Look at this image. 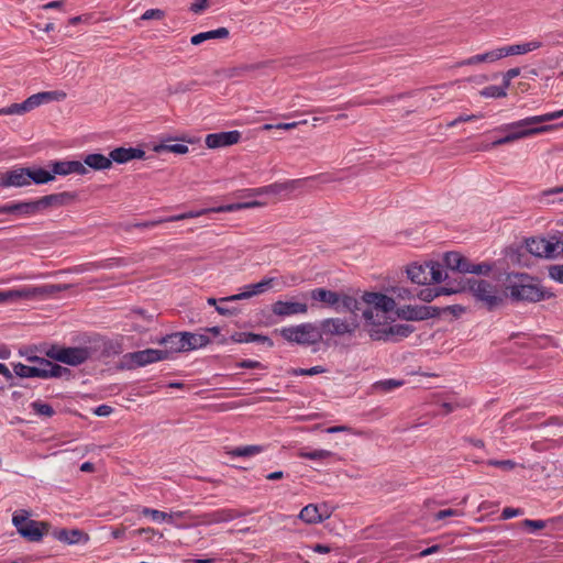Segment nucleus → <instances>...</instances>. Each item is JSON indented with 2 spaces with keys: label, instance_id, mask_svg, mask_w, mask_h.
I'll return each mask as SVG.
<instances>
[{
  "label": "nucleus",
  "instance_id": "nucleus-1",
  "mask_svg": "<svg viewBox=\"0 0 563 563\" xmlns=\"http://www.w3.org/2000/svg\"><path fill=\"white\" fill-rule=\"evenodd\" d=\"M356 297L355 313H362V317H373L376 314H389L396 312L397 317H437L432 307L420 305H405L411 298V291L402 286H393L382 291H361L355 290Z\"/></svg>",
  "mask_w": 563,
  "mask_h": 563
},
{
  "label": "nucleus",
  "instance_id": "nucleus-2",
  "mask_svg": "<svg viewBox=\"0 0 563 563\" xmlns=\"http://www.w3.org/2000/svg\"><path fill=\"white\" fill-rule=\"evenodd\" d=\"M543 114L527 117L525 119L503 124L495 129L497 132H506V134L494 141L490 145L485 146V150L496 147L504 144H509L526 137L534 136L538 134L552 132L556 129L563 128V122L558 124H542L545 123Z\"/></svg>",
  "mask_w": 563,
  "mask_h": 563
},
{
  "label": "nucleus",
  "instance_id": "nucleus-3",
  "mask_svg": "<svg viewBox=\"0 0 563 563\" xmlns=\"http://www.w3.org/2000/svg\"><path fill=\"white\" fill-rule=\"evenodd\" d=\"M69 288L70 285L67 284H45L38 286L25 285L15 289L1 290L0 306L47 299Z\"/></svg>",
  "mask_w": 563,
  "mask_h": 563
},
{
  "label": "nucleus",
  "instance_id": "nucleus-4",
  "mask_svg": "<svg viewBox=\"0 0 563 563\" xmlns=\"http://www.w3.org/2000/svg\"><path fill=\"white\" fill-rule=\"evenodd\" d=\"M302 299H311L312 306L320 305L338 313H355L356 297L353 294L338 292L325 288H314L301 292Z\"/></svg>",
  "mask_w": 563,
  "mask_h": 563
},
{
  "label": "nucleus",
  "instance_id": "nucleus-5",
  "mask_svg": "<svg viewBox=\"0 0 563 563\" xmlns=\"http://www.w3.org/2000/svg\"><path fill=\"white\" fill-rule=\"evenodd\" d=\"M263 206H264V203L261 201H257V200L247 201V202H236V203H230V205H224V206H219V207H213V208H206V209H200V210H195V211H188V212H184L180 214L170 216L167 218H161L157 220L139 223V224H136V227L154 228L161 223L198 218V217L205 216L210 212H233V211H239V210H244V209L258 208V207H263Z\"/></svg>",
  "mask_w": 563,
  "mask_h": 563
},
{
  "label": "nucleus",
  "instance_id": "nucleus-6",
  "mask_svg": "<svg viewBox=\"0 0 563 563\" xmlns=\"http://www.w3.org/2000/svg\"><path fill=\"white\" fill-rule=\"evenodd\" d=\"M467 286L474 298L490 311L503 306L508 297L507 291L499 289L488 280L470 278Z\"/></svg>",
  "mask_w": 563,
  "mask_h": 563
},
{
  "label": "nucleus",
  "instance_id": "nucleus-7",
  "mask_svg": "<svg viewBox=\"0 0 563 563\" xmlns=\"http://www.w3.org/2000/svg\"><path fill=\"white\" fill-rule=\"evenodd\" d=\"M509 296L516 301H541L551 296L539 284L532 282L528 277L520 278L507 287Z\"/></svg>",
  "mask_w": 563,
  "mask_h": 563
},
{
  "label": "nucleus",
  "instance_id": "nucleus-8",
  "mask_svg": "<svg viewBox=\"0 0 563 563\" xmlns=\"http://www.w3.org/2000/svg\"><path fill=\"white\" fill-rule=\"evenodd\" d=\"M408 278L418 285L440 283L446 276L442 265L438 262L411 264L407 268Z\"/></svg>",
  "mask_w": 563,
  "mask_h": 563
},
{
  "label": "nucleus",
  "instance_id": "nucleus-9",
  "mask_svg": "<svg viewBox=\"0 0 563 563\" xmlns=\"http://www.w3.org/2000/svg\"><path fill=\"white\" fill-rule=\"evenodd\" d=\"M91 355V351L85 346L66 347L54 344L46 351V356L54 361L78 366L85 363Z\"/></svg>",
  "mask_w": 563,
  "mask_h": 563
},
{
  "label": "nucleus",
  "instance_id": "nucleus-10",
  "mask_svg": "<svg viewBox=\"0 0 563 563\" xmlns=\"http://www.w3.org/2000/svg\"><path fill=\"white\" fill-rule=\"evenodd\" d=\"M12 522L16 528L18 532L25 539L32 542L40 541L45 533L48 531V523L42 521H35L29 518V512L22 510L15 512L12 518Z\"/></svg>",
  "mask_w": 563,
  "mask_h": 563
},
{
  "label": "nucleus",
  "instance_id": "nucleus-11",
  "mask_svg": "<svg viewBox=\"0 0 563 563\" xmlns=\"http://www.w3.org/2000/svg\"><path fill=\"white\" fill-rule=\"evenodd\" d=\"M280 334L291 343L311 345L322 339V331L311 323H302L296 327L283 328Z\"/></svg>",
  "mask_w": 563,
  "mask_h": 563
},
{
  "label": "nucleus",
  "instance_id": "nucleus-12",
  "mask_svg": "<svg viewBox=\"0 0 563 563\" xmlns=\"http://www.w3.org/2000/svg\"><path fill=\"white\" fill-rule=\"evenodd\" d=\"M287 286L283 277L266 276L258 283L245 285L240 294L230 296V299H246L265 294L269 290H282Z\"/></svg>",
  "mask_w": 563,
  "mask_h": 563
},
{
  "label": "nucleus",
  "instance_id": "nucleus-13",
  "mask_svg": "<svg viewBox=\"0 0 563 563\" xmlns=\"http://www.w3.org/2000/svg\"><path fill=\"white\" fill-rule=\"evenodd\" d=\"M443 260L448 268L460 273L486 275L492 269V266L488 264L470 263L468 260L459 252H448Z\"/></svg>",
  "mask_w": 563,
  "mask_h": 563
},
{
  "label": "nucleus",
  "instance_id": "nucleus-14",
  "mask_svg": "<svg viewBox=\"0 0 563 563\" xmlns=\"http://www.w3.org/2000/svg\"><path fill=\"white\" fill-rule=\"evenodd\" d=\"M526 247L530 254L547 258L555 257L563 252V246L555 236L550 239L540 236L528 239L526 241Z\"/></svg>",
  "mask_w": 563,
  "mask_h": 563
},
{
  "label": "nucleus",
  "instance_id": "nucleus-15",
  "mask_svg": "<svg viewBox=\"0 0 563 563\" xmlns=\"http://www.w3.org/2000/svg\"><path fill=\"white\" fill-rule=\"evenodd\" d=\"M167 351L157 349H146L142 351L131 352L123 355V363L129 367L145 366L158 361L167 360Z\"/></svg>",
  "mask_w": 563,
  "mask_h": 563
},
{
  "label": "nucleus",
  "instance_id": "nucleus-16",
  "mask_svg": "<svg viewBox=\"0 0 563 563\" xmlns=\"http://www.w3.org/2000/svg\"><path fill=\"white\" fill-rule=\"evenodd\" d=\"M308 309L307 299H302L301 294L286 300H278L272 307L274 314L278 317L306 314Z\"/></svg>",
  "mask_w": 563,
  "mask_h": 563
},
{
  "label": "nucleus",
  "instance_id": "nucleus-17",
  "mask_svg": "<svg viewBox=\"0 0 563 563\" xmlns=\"http://www.w3.org/2000/svg\"><path fill=\"white\" fill-rule=\"evenodd\" d=\"M358 325L355 319H327L322 323V334L331 333L336 335H343L352 333Z\"/></svg>",
  "mask_w": 563,
  "mask_h": 563
},
{
  "label": "nucleus",
  "instance_id": "nucleus-18",
  "mask_svg": "<svg viewBox=\"0 0 563 563\" xmlns=\"http://www.w3.org/2000/svg\"><path fill=\"white\" fill-rule=\"evenodd\" d=\"M29 185V168H15L0 174V186L2 187H24Z\"/></svg>",
  "mask_w": 563,
  "mask_h": 563
},
{
  "label": "nucleus",
  "instance_id": "nucleus-19",
  "mask_svg": "<svg viewBox=\"0 0 563 563\" xmlns=\"http://www.w3.org/2000/svg\"><path fill=\"white\" fill-rule=\"evenodd\" d=\"M76 196L73 192L69 191H63L58 194H52L44 197H41L40 199H36L38 212H43L46 209L55 208V207H62L65 206L73 200H75Z\"/></svg>",
  "mask_w": 563,
  "mask_h": 563
},
{
  "label": "nucleus",
  "instance_id": "nucleus-20",
  "mask_svg": "<svg viewBox=\"0 0 563 563\" xmlns=\"http://www.w3.org/2000/svg\"><path fill=\"white\" fill-rule=\"evenodd\" d=\"M330 512L325 505L309 504L305 506L299 512V519L308 525H316L324 521L330 517Z\"/></svg>",
  "mask_w": 563,
  "mask_h": 563
},
{
  "label": "nucleus",
  "instance_id": "nucleus-21",
  "mask_svg": "<svg viewBox=\"0 0 563 563\" xmlns=\"http://www.w3.org/2000/svg\"><path fill=\"white\" fill-rule=\"evenodd\" d=\"M51 173L55 177L67 176L70 174L85 175L88 173L87 167L80 161H58L53 162L51 165Z\"/></svg>",
  "mask_w": 563,
  "mask_h": 563
},
{
  "label": "nucleus",
  "instance_id": "nucleus-22",
  "mask_svg": "<svg viewBox=\"0 0 563 563\" xmlns=\"http://www.w3.org/2000/svg\"><path fill=\"white\" fill-rule=\"evenodd\" d=\"M241 139L239 131L211 133L206 136L205 143L209 148H218L236 144Z\"/></svg>",
  "mask_w": 563,
  "mask_h": 563
},
{
  "label": "nucleus",
  "instance_id": "nucleus-23",
  "mask_svg": "<svg viewBox=\"0 0 563 563\" xmlns=\"http://www.w3.org/2000/svg\"><path fill=\"white\" fill-rule=\"evenodd\" d=\"M390 319H365L363 329L373 340L388 341L387 328Z\"/></svg>",
  "mask_w": 563,
  "mask_h": 563
},
{
  "label": "nucleus",
  "instance_id": "nucleus-24",
  "mask_svg": "<svg viewBox=\"0 0 563 563\" xmlns=\"http://www.w3.org/2000/svg\"><path fill=\"white\" fill-rule=\"evenodd\" d=\"M67 97L63 90L54 91H42L30 96L26 100L30 111L40 107L41 104L48 103L52 101H63Z\"/></svg>",
  "mask_w": 563,
  "mask_h": 563
},
{
  "label": "nucleus",
  "instance_id": "nucleus-25",
  "mask_svg": "<svg viewBox=\"0 0 563 563\" xmlns=\"http://www.w3.org/2000/svg\"><path fill=\"white\" fill-rule=\"evenodd\" d=\"M145 157V152L142 148L134 147H117L109 154L111 163L124 164L132 159H142Z\"/></svg>",
  "mask_w": 563,
  "mask_h": 563
},
{
  "label": "nucleus",
  "instance_id": "nucleus-26",
  "mask_svg": "<svg viewBox=\"0 0 563 563\" xmlns=\"http://www.w3.org/2000/svg\"><path fill=\"white\" fill-rule=\"evenodd\" d=\"M241 515L233 510V509H220V510H216L213 512H210V514H205L202 516H200L199 518L201 519L200 521H198L197 523H202V525H212V523H221V522H229V521H232L236 518H239Z\"/></svg>",
  "mask_w": 563,
  "mask_h": 563
},
{
  "label": "nucleus",
  "instance_id": "nucleus-27",
  "mask_svg": "<svg viewBox=\"0 0 563 563\" xmlns=\"http://www.w3.org/2000/svg\"><path fill=\"white\" fill-rule=\"evenodd\" d=\"M542 46V42L538 40H532L521 44H514L500 47L501 57H507L511 55H525L532 51H536Z\"/></svg>",
  "mask_w": 563,
  "mask_h": 563
},
{
  "label": "nucleus",
  "instance_id": "nucleus-28",
  "mask_svg": "<svg viewBox=\"0 0 563 563\" xmlns=\"http://www.w3.org/2000/svg\"><path fill=\"white\" fill-rule=\"evenodd\" d=\"M300 183V179L287 180L284 183H274L264 186L263 191H266V195H274L279 196L280 198H285L289 192L299 188Z\"/></svg>",
  "mask_w": 563,
  "mask_h": 563
},
{
  "label": "nucleus",
  "instance_id": "nucleus-29",
  "mask_svg": "<svg viewBox=\"0 0 563 563\" xmlns=\"http://www.w3.org/2000/svg\"><path fill=\"white\" fill-rule=\"evenodd\" d=\"M415 328L408 322H397V319H390L387 328L388 341H399L409 336Z\"/></svg>",
  "mask_w": 563,
  "mask_h": 563
},
{
  "label": "nucleus",
  "instance_id": "nucleus-30",
  "mask_svg": "<svg viewBox=\"0 0 563 563\" xmlns=\"http://www.w3.org/2000/svg\"><path fill=\"white\" fill-rule=\"evenodd\" d=\"M7 213H15L21 217H31L38 214L36 200L23 202H10L4 205Z\"/></svg>",
  "mask_w": 563,
  "mask_h": 563
},
{
  "label": "nucleus",
  "instance_id": "nucleus-31",
  "mask_svg": "<svg viewBox=\"0 0 563 563\" xmlns=\"http://www.w3.org/2000/svg\"><path fill=\"white\" fill-rule=\"evenodd\" d=\"M501 58L503 57H501V52H500V47H499V48H495V49H492V51H488V52H485L482 54L471 56L466 59H463L457 63V66L461 67V66H473V65H477V64H482V63H495Z\"/></svg>",
  "mask_w": 563,
  "mask_h": 563
},
{
  "label": "nucleus",
  "instance_id": "nucleus-32",
  "mask_svg": "<svg viewBox=\"0 0 563 563\" xmlns=\"http://www.w3.org/2000/svg\"><path fill=\"white\" fill-rule=\"evenodd\" d=\"M33 361L37 362L36 366H29L22 363L13 364V372L16 376L29 378V377H41L45 376L43 365H41V358L34 357Z\"/></svg>",
  "mask_w": 563,
  "mask_h": 563
},
{
  "label": "nucleus",
  "instance_id": "nucleus-33",
  "mask_svg": "<svg viewBox=\"0 0 563 563\" xmlns=\"http://www.w3.org/2000/svg\"><path fill=\"white\" fill-rule=\"evenodd\" d=\"M159 342L165 345L168 354L186 352L184 332L166 335Z\"/></svg>",
  "mask_w": 563,
  "mask_h": 563
},
{
  "label": "nucleus",
  "instance_id": "nucleus-34",
  "mask_svg": "<svg viewBox=\"0 0 563 563\" xmlns=\"http://www.w3.org/2000/svg\"><path fill=\"white\" fill-rule=\"evenodd\" d=\"M81 163L87 169L91 168L93 170H104L111 167V158L99 153L86 155Z\"/></svg>",
  "mask_w": 563,
  "mask_h": 563
},
{
  "label": "nucleus",
  "instance_id": "nucleus-35",
  "mask_svg": "<svg viewBox=\"0 0 563 563\" xmlns=\"http://www.w3.org/2000/svg\"><path fill=\"white\" fill-rule=\"evenodd\" d=\"M186 352L206 346L210 338L205 333L184 332Z\"/></svg>",
  "mask_w": 563,
  "mask_h": 563
},
{
  "label": "nucleus",
  "instance_id": "nucleus-36",
  "mask_svg": "<svg viewBox=\"0 0 563 563\" xmlns=\"http://www.w3.org/2000/svg\"><path fill=\"white\" fill-rule=\"evenodd\" d=\"M228 36L229 30L227 27H219L217 30L198 33L191 36L190 42L192 45H199L208 40L227 38Z\"/></svg>",
  "mask_w": 563,
  "mask_h": 563
},
{
  "label": "nucleus",
  "instance_id": "nucleus-37",
  "mask_svg": "<svg viewBox=\"0 0 563 563\" xmlns=\"http://www.w3.org/2000/svg\"><path fill=\"white\" fill-rule=\"evenodd\" d=\"M55 537L59 541H64L69 544L79 543L81 541H87L88 537L82 531L74 529V530H66L62 529L55 533Z\"/></svg>",
  "mask_w": 563,
  "mask_h": 563
},
{
  "label": "nucleus",
  "instance_id": "nucleus-38",
  "mask_svg": "<svg viewBox=\"0 0 563 563\" xmlns=\"http://www.w3.org/2000/svg\"><path fill=\"white\" fill-rule=\"evenodd\" d=\"M41 365H43L45 376L43 378L48 377H63L65 375H69L70 372L68 368L63 367L58 364H54L48 360L41 358Z\"/></svg>",
  "mask_w": 563,
  "mask_h": 563
},
{
  "label": "nucleus",
  "instance_id": "nucleus-39",
  "mask_svg": "<svg viewBox=\"0 0 563 563\" xmlns=\"http://www.w3.org/2000/svg\"><path fill=\"white\" fill-rule=\"evenodd\" d=\"M197 517L192 515L189 510L185 511H170L168 512V522L174 525L178 529H187L192 526H197V522H190V523H178L177 521L180 519H196Z\"/></svg>",
  "mask_w": 563,
  "mask_h": 563
},
{
  "label": "nucleus",
  "instance_id": "nucleus-40",
  "mask_svg": "<svg viewBox=\"0 0 563 563\" xmlns=\"http://www.w3.org/2000/svg\"><path fill=\"white\" fill-rule=\"evenodd\" d=\"M27 168L30 175V184L34 183L36 185H43L54 180V176L51 170H46L40 167Z\"/></svg>",
  "mask_w": 563,
  "mask_h": 563
},
{
  "label": "nucleus",
  "instance_id": "nucleus-41",
  "mask_svg": "<svg viewBox=\"0 0 563 563\" xmlns=\"http://www.w3.org/2000/svg\"><path fill=\"white\" fill-rule=\"evenodd\" d=\"M264 451L262 445H244L234 448L227 451V454L231 457H250L257 455Z\"/></svg>",
  "mask_w": 563,
  "mask_h": 563
},
{
  "label": "nucleus",
  "instance_id": "nucleus-42",
  "mask_svg": "<svg viewBox=\"0 0 563 563\" xmlns=\"http://www.w3.org/2000/svg\"><path fill=\"white\" fill-rule=\"evenodd\" d=\"M333 455H334L333 452H331L329 450H323V449L312 450V451L300 450L298 452L299 457L307 459V460H313V461L325 460V459L332 457Z\"/></svg>",
  "mask_w": 563,
  "mask_h": 563
},
{
  "label": "nucleus",
  "instance_id": "nucleus-43",
  "mask_svg": "<svg viewBox=\"0 0 563 563\" xmlns=\"http://www.w3.org/2000/svg\"><path fill=\"white\" fill-rule=\"evenodd\" d=\"M402 385H404V380L390 378V379L376 382L373 385V389L376 391H380V393H389L396 388L401 387Z\"/></svg>",
  "mask_w": 563,
  "mask_h": 563
},
{
  "label": "nucleus",
  "instance_id": "nucleus-44",
  "mask_svg": "<svg viewBox=\"0 0 563 563\" xmlns=\"http://www.w3.org/2000/svg\"><path fill=\"white\" fill-rule=\"evenodd\" d=\"M235 342L242 343V342H261V343H267L268 346H272L273 343L267 336H263L260 334L254 333H238L232 336Z\"/></svg>",
  "mask_w": 563,
  "mask_h": 563
},
{
  "label": "nucleus",
  "instance_id": "nucleus-45",
  "mask_svg": "<svg viewBox=\"0 0 563 563\" xmlns=\"http://www.w3.org/2000/svg\"><path fill=\"white\" fill-rule=\"evenodd\" d=\"M29 111H30L29 106L26 103V100H24L21 103H13L9 107L0 108V115H13V114L22 115Z\"/></svg>",
  "mask_w": 563,
  "mask_h": 563
},
{
  "label": "nucleus",
  "instance_id": "nucleus-46",
  "mask_svg": "<svg viewBox=\"0 0 563 563\" xmlns=\"http://www.w3.org/2000/svg\"><path fill=\"white\" fill-rule=\"evenodd\" d=\"M236 299H230V297H224V298H221L219 299V301H217L216 299L213 298H209L207 300L208 305L210 306H214L216 307V311L219 313V314H231L233 313L234 311L231 310L227 303L230 302V301H235Z\"/></svg>",
  "mask_w": 563,
  "mask_h": 563
},
{
  "label": "nucleus",
  "instance_id": "nucleus-47",
  "mask_svg": "<svg viewBox=\"0 0 563 563\" xmlns=\"http://www.w3.org/2000/svg\"><path fill=\"white\" fill-rule=\"evenodd\" d=\"M484 98H505L507 91L501 86H487L479 91Z\"/></svg>",
  "mask_w": 563,
  "mask_h": 563
},
{
  "label": "nucleus",
  "instance_id": "nucleus-48",
  "mask_svg": "<svg viewBox=\"0 0 563 563\" xmlns=\"http://www.w3.org/2000/svg\"><path fill=\"white\" fill-rule=\"evenodd\" d=\"M141 514L145 517H151L152 520H154V521H167L168 522V512H165V511L144 507V508H142Z\"/></svg>",
  "mask_w": 563,
  "mask_h": 563
},
{
  "label": "nucleus",
  "instance_id": "nucleus-49",
  "mask_svg": "<svg viewBox=\"0 0 563 563\" xmlns=\"http://www.w3.org/2000/svg\"><path fill=\"white\" fill-rule=\"evenodd\" d=\"M488 465L498 467L505 472L512 471L516 467V462L512 460H489Z\"/></svg>",
  "mask_w": 563,
  "mask_h": 563
},
{
  "label": "nucleus",
  "instance_id": "nucleus-50",
  "mask_svg": "<svg viewBox=\"0 0 563 563\" xmlns=\"http://www.w3.org/2000/svg\"><path fill=\"white\" fill-rule=\"evenodd\" d=\"M34 411L37 415L51 417L54 413V409L48 404L35 401L32 404Z\"/></svg>",
  "mask_w": 563,
  "mask_h": 563
},
{
  "label": "nucleus",
  "instance_id": "nucleus-51",
  "mask_svg": "<svg viewBox=\"0 0 563 563\" xmlns=\"http://www.w3.org/2000/svg\"><path fill=\"white\" fill-rule=\"evenodd\" d=\"M191 87L189 84L187 82H184V81H179L173 86H169L167 88V93L169 96H173V95H178V93H185V92H188L190 91Z\"/></svg>",
  "mask_w": 563,
  "mask_h": 563
},
{
  "label": "nucleus",
  "instance_id": "nucleus-52",
  "mask_svg": "<svg viewBox=\"0 0 563 563\" xmlns=\"http://www.w3.org/2000/svg\"><path fill=\"white\" fill-rule=\"evenodd\" d=\"M519 75H520V68L515 67V68L508 69L503 76L501 87L507 91V89L510 87L511 79L516 78Z\"/></svg>",
  "mask_w": 563,
  "mask_h": 563
},
{
  "label": "nucleus",
  "instance_id": "nucleus-53",
  "mask_svg": "<svg viewBox=\"0 0 563 563\" xmlns=\"http://www.w3.org/2000/svg\"><path fill=\"white\" fill-rule=\"evenodd\" d=\"M165 16V12L161 9H148L146 10L142 15L141 20L148 21V20H162Z\"/></svg>",
  "mask_w": 563,
  "mask_h": 563
},
{
  "label": "nucleus",
  "instance_id": "nucleus-54",
  "mask_svg": "<svg viewBox=\"0 0 563 563\" xmlns=\"http://www.w3.org/2000/svg\"><path fill=\"white\" fill-rule=\"evenodd\" d=\"M521 525L526 528H529L531 532H534L537 530H541L547 527V521L544 520H532V519H525Z\"/></svg>",
  "mask_w": 563,
  "mask_h": 563
},
{
  "label": "nucleus",
  "instance_id": "nucleus-55",
  "mask_svg": "<svg viewBox=\"0 0 563 563\" xmlns=\"http://www.w3.org/2000/svg\"><path fill=\"white\" fill-rule=\"evenodd\" d=\"M324 372H325L324 367H322V366H313V367H310V368L294 369L292 374H295V375L312 376V375H317V374H322Z\"/></svg>",
  "mask_w": 563,
  "mask_h": 563
},
{
  "label": "nucleus",
  "instance_id": "nucleus-56",
  "mask_svg": "<svg viewBox=\"0 0 563 563\" xmlns=\"http://www.w3.org/2000/svg\"><path fill=\"white\" fill-rule=\"evenodd\" d=\"M549 276L561 284H563V265H553L549 268Z\"/></svg>",
  "mask_w": 563,
  "mask_h": 563
},
{
  "label": "nucleus",
  "instance_id": "nucleus-57",
  "mask_svg": "<svg viewBox=\"0 0 563 563\" xmlns=\"http://www.w3.org/2000/svg\"><path fill=\"white\" fill-rule=\"evenodd\" d=\"M462 515H463V512L460 510H456V509H443V510L438 511L434 515V519L442 520L448 517H457V516H462Z\"/></svg>",
  "mask_w": 563,
  "mask_h": 563
},
{
  "label": "nucleus",
  "instance_id": "nucleus-58",
  "mask_svg": "<svg viewBox=\"0 0 563 563\" xmlns=\"http://www.w3.org/2000/svg\"><path fill=\"white\" fill-rule=\"evenodd\" d=\"M482 115H476V114H471V115H459L456 119H454L453 121L449 122L446 124L448 128H453L455 125H457L459 123H462V122H468V121H472L474 119H478L481 118Z\"/></svg>",
  "mask_w": 563,
  "mask_h": 563
},
{
  "label": "nucleus",
  "instance_id": "nucleus-59",
  "mask_svg": "<svg viewBox=\"0 0 563 563\" xmlns=\"http://www.w3.org/2000/svg\"><path fill=\"white\" fill-rule=\"evenodd\" d=\"M164 150L176 153V154H186L188 152V146L181 143L166 145L163 146Z\"/></svg>",
  "mask_w": 563,
  "mask_h": 563
},
{
  "label": "nucleus",
  "instance_id": "nucleus-60",
  "mask_svg": "<svg viewBox=\"0 0 563 563\" xmlns=\"http://www.w3.org/2000/svg\"><path fill=\"white\" fill-rule=\"evenodd\" d=\"M522 514H523V511L521 509H519V508L507 507V508H504V510L501 512V518L504 520H507V519L520 516Z\"/></svg>",
  "mask_w": 563,
  "mask_h": 563
},
{
  "label": "nucleus",
  "instance_id": "nucleus-61",
  "mask_svg": "<svg viewBox=\"0 0 563 563\" xmlns=\"http://www.w3.org/2000/svg\"><path fill=\"white\" fill-rule=\"evenodd\" d=\"M236 365L238 367L241 368H264V366L260 362L253 360H243L239 362Z\"/></svg>",
  "mask_w": 563,
  "mask_h": 563
},
{
  "label": "nucleus",
  "instance_id": "nucleus-62",
  "mask_svg": "<svg viewBox=\"0 0 563 563\" xmlns=\"http://www.w3.org/2000/svg\"><path fill=\"white\" fill-rule=\"evenodd\" d=\"M553 195H559L560 197L558 198V201L563 202V186L554 187L542 192L543 197H549Z\"/></svg>",
  "mask_w": 563,
  "mask_h": 563
},
{
  "label": "nucleus",
  "instance_id": "nucleus-63",
  "mask_svg": "<svg viewBox=\"0 0 563 563\" xmlns=\"http://www.w3.org/2000/svg\"><path fill=\"white\" fill-rule=\"evenodd\" d=\"M112 407L108 405H100L93 410V413L98 417H108L112 413Z\"/></svg>",
  "mask_w": 563,
  "mask_h": 563
},
{
  "label": "nucleus",
  "instance_id": "nucleus-64",
  "mask_svg": "<svg viewBox=\"0 0 563 563\" xmlns=\"http://www.w3.org/2000/svg\"><path fill=\"white\" fill-rule=\"evenodd\" d=\"M133 533L136 536L145 534L147 540H151L152 537L157 534V532L153 528H141V529L135 530Z\"/></svg>",
  "mask_w": 563,
  "mask_h": 563
}]
</instances>
